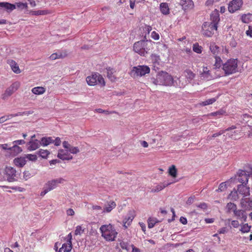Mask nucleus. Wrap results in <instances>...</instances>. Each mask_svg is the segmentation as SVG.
Returning a JSON list of instances; mask_svg holds the SVG:
<instances>
[{
	"label": "nucleus",
	"instance_id": "nucleus-1",
	"mask_svg": "<svg viewBox=\"0 0 252 252\" xmlns=\"http://www.w3.org/2000/svg\"><path fill=\"white\" fill-rule=\"evenodd\" d=\"M151 82L156 85L176 86L177 80H174L172 76L167 72L161 71L158 73L156 77L151 78Z\"/></svg>",
	"mask_w": 252,
	"mask_h": 252
},
{
	"label": "nucleus",
	"instance_id": "nucleus-2",
	"mask_svg": "<svg viewBox=\"0 0 252 252\" xmlns=\"http://www.w3.org/2000/svg\"><path fill=\"white\" fill-rule=\"evenodd\" d=\"M153 46V42L151 40H141L135 42L133 45V50L140 55L146 56Z\"/></svg>",
	"mask_w": 252,
	"mask_h": 252
},
{
	"label": "nucleus",
	"instance_id": "nucleus-3",
	"mask_svg": "<svg viewBox=\"0 0 252 252\" xmlns=\"http://www.w3.org/2000/svg\"><path fill=\"white\" fill-rule=\"evenodd\" d=\"M99 230L101 233V236L108 241H115L118 235V232L115 227L110 223L102 225Z\"/></svg>",
	"mask_w": 252,
	"mask_h": 252
},
{
	"label": "nucleus",
	"instance_id": "nucleus-4",
	"mask_svg": "<svg viewBox=\"0 0 252 252\" xmlns=\"http://www.w3.org/2000/svg\"><path fill=\"white\" fill-rule=\"evenodd\" d=\"M65 180L63 178L53 179L48 181L44 185L43 190L40 193L41 196H44L47 192L55 189L59 184H63Z\"/></svg>",
	"mask_w": 252,
	"mask_h": 252
},
{
	"label": "nucleus",
	"instance_id": "nucleus-5",
	"mask_svg": "<svg viewBox=\"0 0 252 252\" xmlns=\"http://www.w3.org/2000/svg\"><path fill=\"white\" fill-rule=\"evenodd\" d=\"M86 81L90 86H94L97 84L102 86L105 85V82L103 77L98 73L93 74L91 76L86 78Z\"/></svg>",
	"mask_w": 252,
	"mask_h": 252
},
{
	"label": "nucleus",
	"instance_id": "nucleus-6",
	"mask_svg": "<svg viewBox=\"0 0 252 252\" xmlns=\"http://www.w3.org/2000/svg\"><path fill=\"white\" fill-rule=\"evenodd\" d=\"M222 69L227 75L236 72L237 67V60L235 59L228 60L225 63L222 64Z\"/></svg>",
	"mask_w": 252,
	"mask_h": 252
},
{
	"label": "nucleus",
	"instance_id": "nucleus-7",
	"mask_svg": "<svg viewBox=\"0 0 252 252\" xmlns=\"http://www.w3.org/2000/svg\"><path fill=\"white\" fill-rule=\"evenodd\" d=\"M150 69L148 66L138 65L132 68L131 71V75L133 77L138 76H142L150 72Z\"/></svg>",
	"mask_w": 252,
	"mask_h": 252
},
{
	"label": "nucleus",
	"instance_id": "nucleus-8",
	"mask_svg": "<svg viewBox=\"0 0 252 252\" xmlns=\"http://www.w3.org/2000/svg\"><path fill=\"white\" fill-rule=\"evenodd\" d=\"M203 34L206 36L211 37L214 33V32L217 31V26L215 24L213 25L209 22H204L202 27Z\"/></svg>",
	"mask_w": 252,
	"mask_h": 252
},
{
	"label": "nucleus",
	"instance_id": "nucleus-9",
	"mask_svg": "<svg viewBox=\"0 0 252 252\" xmlns=\"http://www.w3.org/2000/svg\"><path fill=\"white\" fill-rule=\"evenodd\" d=\"M20 86V82L16 81L12 83L8 88L6 89L5 92L2 94L1 98L6 99L9 96H11L15 92H16Z\"/></svg>",
	"mask_w": 252,
	"mask_h": 252
},
{
	"label": "nucleus",
	"instance_id": "nucleus-10",
	"mask_svg": "<svg viewBox=\"0 0 252 252\" xmlns=\"http://www.w3.org/2000/svg\"><path fill=\"white\" fill-rule=\"evenodd\" d=\"M243 4L242 0H232L229 3L228 9L230 13H234L240 9Z\"/></svg>",
	"mask_w": 252,
	"mask_h": 252
},
{
	"label": "nucleus",
	"instance_id": "nucleus-11",
	"mask_svg": "<svg viewBox=\"0 0 252 252\" xmlns=\"http://www.w3.org/2000/svg\"><path fill=\"white\" fill-rule=\"evenodd\" d=\"M5 174L7 177L8 182H13L16 180V171L11 166H6L5 168Z\"/></svg>",
	"mask_w": 252,
	"mask_h": 252
},
{
	"label": "nucleus",
	"instance_id": "nucleus-12",
	"mask_svg": "<svg viewBox=\"0 0 252 252\" xmlns=\"http://www.w3.org/2000/svg\"><path fill=\"white\" fill-rule=\"evenodd\" d=\"M234 215L238 220L244 221H246L247 219V215L245 210L237 209L234 213Z\"/></svg>",
	"mask_w": 252,
	"mask_h": 252
},
{
	"label": "nucleus",
	"instance_id": "nucleus-13",
	"mask_svg": "<svg viewBox=\"0 0 252 252\" xmlns=\"http://www.w3.org/2000/svg\"><path fill=\"white\" fill-rule=\"evenodd\" d=\"M237 190L239 194L243 195L244 197L250 195V189L244 185L240 184L237 186Z\"/></svg>",
	"mask_w": 252,
	"mask_h": 252
},
{
	"label": "nucleus",
	"instance_id": "nucleus-14",
	"mask_svg": "<svg viewBox=\"0 0 252 252\" xmlns=\"http://www.w3.org/2000/svg\"><path fill=\"white\" fill-rule=\"evenodd\" d=\"M63 146L64 147V148L68 150V152L71 154H76L80 152V150L77 147L72 146L67 141H63Z\"/></svg>",
	"mask_w": 252,
	"mask_h": 252
},
{
	"label": "nucleus",
	"instance_id": "nucleus-15",
	"mask_svg": "<svg viewBox=\"0 0 252 252\" xmlns=\"http://www.w3.org/2000/svg\"><path fill=\"white\" fill-rule=\"evenodd\" d=\"M240 204L242 208L250 210L252 208V200L248 198H242Z\"/></svg>",
	"mask_w": 252,
	"mask_h": 252
},
{
	"label": "nucleus",
	"instance_id": "nucleus-16",
	"mask_svg": "<svg viewBox=\"0 0 252 252\" xmlns=\"http://www.w3.org/2000/svg\"><path fill=\"white\" fill-rule=\"evenodd\" d=\"M135 215L134 212L133 211H129L128 214L126 216V218L124 220V226L126 228L127 226L126 225L127 224V225H129L130 223L132 222V220L134 218Z\"/></svg>",
	"mask_w": 252,
	"mask_h": 252
},
{
	"label": "nucleus",
	"instance_id": "nucleus-17",
	"mask_svg": "<svg viewBox=\"0 0 252 252\" xmlns=\"http://www.w3.org/2000/svg\"><path fill=\"white\" fill-rule=\"evenodd\" d=\"M40 142V141H39L38 140H30L28 143V145H29V146L28 148V149L29 151L35 150L36 149H38L40 145H41Z\"/></svg>",
	"mask_w": 252,
	"mask_h": 252
},
{
	"label": "nucleus",
	"instance_id": "nucleus-18",
	"mask_svg": "<svg viewBox=\"0 0 252 252\" xmlns=\"http://www.w3.org/2000/svg\"><path fill=\"white\" fill-rule=\"evenodd\" d=\"M179 3L184 10L191 8L193 6L192 0H180Z\"/></svg>",
	"mask_w": 252,
	"mask_h": 252
},
{
	"label": "nucleus",
	"instance_id": "nucleus-19",
	"mask_svg": "<svg viewBox=\"0 0 252 252\" xmlns=\"http://www.w3.org/2000/svg\"><path fill=\"white\" fill-rule=\"evenodd\" d=\"M209 48L211 52L214 55V57H218L220 53V47L217 45L215 43H211Z\"/></svg>",
	"mask_w": 252,
	"mask_h": 252
},
{
	"label": "nucleus",
	"instance_id": "nucleus-20",
	"mask_svg": "<svg viewBox=\"0 0 252 252\" xmlns=\"http://www.w3.org/2000/svg\"><path fill=\"white\" fill-rule=\"evenodd\" d=\"M249 177V175L244 171H241L238 178V181L243 185H246L248 182Z\"/></svg>",
	"mask_w": 252,
	"mask_h": 252
},
{
	"label": "nucleus",
	"instance_id": "nucleus-21",
	"mask_svg": "<svg viewBox=\"0 0 252 252\" xmlns=\"http://www.w3.org/2000/svg\"><path fill=\"white\" fill-rule=\"evenodd\" d=\"M170 184H171V183H165V182L161 183L159 184H158L157 186H156L154 188H153L151 189V191L152 192H159V191L161 190L164 188H165V187L168 186Z\"/></svg>",
	"mask_w": 252,
	"mask_h": 252
},
{
	"label": "nucleus",
	"instance_id": "nucleus-22",
	"mask_svg": "<svg viewBox=\"0 0 252 252\" xmlns=\"http://www.w3.org/2000/svg\"><path fill=\"white\" fill-rule=\"evenodd\" d=\"M7 63L10 65L12 70L14 73L19 74L21 72L18 65L14 61L12 60H8Z\"/></svg>",
	"mask_w": 252,
	"mask_h": 252
},
{
	"label": "nucleus",
	"instance_id": "nucleus-23",
	"mask_svg": "<svg viewBox=\"0 0 252 252\" xmlns=\"http://www.w3.org/2000/svg\"><path fill=\"white\" fill-rule=\"evenodd\" d=\"M220 16L219 14L217 12H214L212 13L210 15V20L211 22H209L210 23H211L212 25L213 24H215V26L218 27V24L220 21Z\"/></svg>",
	"mask_w": 252,
	"mask_h": 252
},
{
	"label": "nucleus",
	"instance_id": "nucleus-24",
	"mask_svg": "<svg viewBox=\"0 0 252 252\" xmlns=\"http://www.w3.org/2000/svg\"><path fill=\"white\" fill-rule=\"evenodd\" d=\"M235 128H236V126H232L231 127H229L225 130H220L219 132H217V133L213 134L212 136H208V138H207L208 140H211L213 139V138H215V137H216L217 136H219L221 135L222 134L225 132L226 131H230L231 130H234Z\"/></svg>",
	"mask_w": 252,
	"mask_h": 252
},
{
	"label": "nucleus",
	"instance_id": "nucleus-25",
	"mask_svg": "<svg viewBox=\"0 0 252 252\" xmlns=\"http://www.w3.org/2000/svg\"><path fill=\"white\" fill-rule=\"evenodd\" d=\"M13 161L17 166L22 167L26 164L27 161L25 157H20L15 158Z\"/></svg>",
	"mask_w": 252,
	"mask_h": 252
},
{
	"label": "nucleus",
	"instance_id": "nucleus-26",
	"mask_svg": "<svg viewBox=\"0 0 252 252\" xmlns=\"http://www.w3.org/2000/svg\"><path fill=\"white\" fill-rule=\"evenodd\" d=\"M10 153L13 156H15L18 154L20 153L22 151V149L21 147L18 145L14 144L12 147L9 148Z\"/></svg>",
	"mask_w": 252,
	"mask_h": 252
},
{
	"label": "nucleus",
	"instance_id": "nucleus-27",
	"mask_svg": "<svg viewBox=\"0 0 252 252\" xmlns=\"http://www.w3.org/2000/svg\"><path fill=\"white\" fill-rule=\"evenodd\" d=\"M201 77L207 80H210L212 78L210 74V70L208 69L207 67H204L203 71L201 74Z\"/></svg>",
	"mask_w": 252,
	"mask_h": 252
},
{
	"label": "nucleus",
	"instance_id": "nucleus-28",
	"mask_svg": "<svg viewBox=\"0 0 252 252\" xmlns=\"http://www.w3.org/2000/svg\"><path fill=\"white\" fill-rule=\"evenodd\" d=\"M0 8H4L10 11L15 9V5L7 2H0Z\"/></svg>",
	"mask_w": 252,
	"mask_h": 252
},
{
	"label": "nucleus",
	"instance_id": "nucleus-29",
	"mask_svg": "<svg viewBox=\"0 0 252 252\" xmlns=\"http://www.w3.org/2000/svg\"><path fill=\"white\" fill-rule=\"evenodd\" d=\"M237 208V205L235 203L230 202L226 204V212L227 213H231L232 212L234 214Z\"/></svg>",
	"mask_w": 252,
	"mask_h": 252
},
{
	"label": "nucleus",
	"instance_id": "nucleus-30",
	"mask_svg": "<svg viewBox=\"0 0 252 252\" xmlns=\"http://www.w3.org/2000/svg\"><path fill=\"white\" fill-rule=\"evenodd\" d=\"M53 143V139L51 137H44L41 139L40 144L43 146H46Z\"/></svg>",
	"mask_w": 252,
	"mask_h": 252
},
{
	"label": "nucleus",
	"instance_id": "nucleus-31",
	"mask_svg": "<svg viewBox=\"0 0 252 252\" xmlns=\"http://www.w3.org/2000/svg\"><path fill=\"white\" fill-rule=\"evenodd\" d=\"M72 248V244L65 243L62 245V247L60 249L59 252H70Z\"/></svg>",
	"mask_w": 252,
	"mask_h": 252
},
{
	"label": "nucleus",
	"instance_id": "nucleus-32",
	"mask_svg": "<svg viewBox=\"0 0 252 252\" xmlns=\"http://www.w3.org/2000/svg\"><path fill=\"white\" fill-rule=\"evenodd\" d=\"M68 154V150H64L63 149H60L58 151L57 157L60 159L64 160Z\"/></svg>",
	"mask_w": 252,
	"mask_h": 252
},
{
	"label": "nucleus",
	"instance_id": "nucleus-33",
	"mask_svg": "<svg viewBox=\"0 0 252 252\" xmlns=\"http://www.w3.org/2000/svg\"><path fill=\"white\" fill-rule=\"evenodd\" d=\"M238 190L233 189L228 195V198L233 201H236L239 199Z\"/></svg>",
	"mask_w": 252,
	"mask_h": 252
},
{
	"label": "nucleus",
	"instance_id": "nucleus-34",
	"mask_svg": "<svg viewBox=\"0 0 252 252\" xmlns=\"http://www.w3.org/2000/svg\"><path fill=\"white\" fill-rule=\"evenodd\" d=\"M160 8L161 12L164 14L167 15L169 13V8L168 5L167 3H161L160 4Z\"/></svg>",
	"mask_w": 252,
	"mask_h": 252
},
{
	"label": "nucleus",
	"instance_id": "nucleus-35",
	"mask_svg": "<svg viewBox=\"0 0 252 252\" xmlns=\"http://www.w3.org/2000/svg\"><path fill=\"white\" fill-rule=\"evenodd\" d=\"M116 206V203L114 201L109 202L107 205L103 209V213L107 212L109 213Z\"/></svg>",
	"mask_w": 252,
	"mask_h": 252
},
{
	"label": "nucleus",
	"instance_id": "nucleus-36",
	"mask_svg": "<svg viewBox=\"0 0 252 252\" xmlns=\"http://www.w3.org/2000/svg\"><path fill=\"white\" fill-rule=\"evenodd\" d=\"M241 229L240 231L242 233H248L250 231L252 226L248 223H243L240 224Z\"/></svg>",
	"mask_w": 252,
	"mask_h": 252
},
{
	"label": "nucleus",
	"instance_id": "nucleus-37",
	"mask_svg": "<svg viewBox=\"0 0 252 252\" xmlns=\"http://www.w3.org/2000/svg\"><path fill=\"white\" fill-rule=\"evenodd\" d=\"M32 92L34 94L39 95L45 93V89L42 87H36L33 88L32 89Z\"/></svg>",
	"mask_w": 252,
	"mask_h": 252
},
{
	"label": "nucleus",
	"instance_id": "nucleus-38",
	"mask_svg": "<svg viewBox=\"0 0 252 252\" xmlns=\"http://www.w3.org/2000/svg\"><path fill=\"white\" fill-rule=\"evenodd\" d=\"M185 75L187 79L192 80L194 78L195 74L191 70L186 69L185 71Z\"/></svg>",
	"mask_w": 252,
	"mask_h": 252
},
{
	"label": "nucleus",
	"instance_id": "nucleus-39",
	"mask_svg": "<svg viewBox=\"0 0 252 252\" xmlns=\"http://www.w3.org/2000/svg\"><path fill=\"white\" fill-rule=\"evenodd\" d=\"M169 175L173 178H176L177 175V170L174 165H171L168 169Z\"/></svg>",
	"mask_w": 252,
	"mask_h": 252
},
{
	"label": "nucleus",
	"instance_id": "nucleus-40",
	"mask_svg": "<svg viewBox=\"0 0 252 252\" xmlns=\"http://www.w3.org/2000/svg\"><path fill=\"white\" fill-rule=\"evenodd\" d=\"M114 70L113 68L110 67L107 68V77L111 81H114L115 80L116 77L113 75Z\"/></svg>",
	"mask_w": 252,
	"mask_h": 252
},
{
	"label": "nucleus",
	"instance_id": "nucleus-41",
	"mask_svg": "<svg viewBox=\"0 0 252 252\" xmlns=\"http://www.w3.org/2000/svg\"><path fill=\"white\" fill-rule=\"evenodd\" d=\"M32 114V113H31L30 112H18V113H16V114H10V115H8L7 116H6V121H7L8 120H9L10 119H11L12 117H16V116H23L24 115H28V114Z\"/></svg>",
	"mask_w": 252,
	"mask_h": 252
},
{
	"label": "nucleus",
	"instance_id": "nucleus-42",
	"mask_svg": "<svg viewBox=\"0 0 252 252\" xmlns=\"http://www.w3.org/2000/svg\"><path fill=\"white\" fill-rule=\"evenodd\" d=\"M252 15L249 13L247 14H244L242 16L241 19L243 23H249L252 19Z\"/></svg>",
	"mask_w": 252,
	"mask_h": 252
},
{
	"label": "nucleus",
	"instance_id": "nucleus-43",
	"mask_svg": "<svg viewBox=\"0 0 252 252\" xmlns=\"http://www.w3.org/2000/svg\"><path fill=\"white\" fill-rule=\"evenodd\" d=\"M216 100L217 99L215 98H211L205 101H202L201 103H200V105L201 106H206L208 105L212 104L215 102Z\"/></svg>",
	"mask_w": 252,
	"mask_h": 252
},
{
	"label": "nucleus",
	"instance_id": "nucleus-44",
	"mask_svg": "<svg viewBox=\"0 0 252 252\" xmlns=\"http://www.w3.org/2000/svg\"><path fill=\"white\" fill-rule=\"evenodd\" d=\"M226 112L225 111H224L223 110H220L218 111L213 112V113H211L208 114V116L209 117L215 116V117H217L219 118L220 116L224 114Z\"/></svg>",
	"mask_w": 252,
	"mask_h": 252
},
{
	"label": "nucleus",
	"instance_id": "nucleus-45",
	"mask_svg": "<svg viewBox=\"0 0 252 252\" xmlns=\"http://www.w3.org/2000/svg\"><path fill=\"white\" fill-rule=\"evenodd\" d=\"M215 63L214 65L215 68H219L221 66L222 64V60L220 58L219 56L215 57Z\"/></svg>",
	"mask_w": 252,
	"mask_h": 252
},
{
	"label": "nucleus",
	"instance_id": "nucleus-46",
	"mask_svg": "<svg viewBox=\"0 0 252 252\" xmlns=\"http://www.w3.org/2000/svg\"><path fill=\"white\" fill-rule=\"evenodd\" d=\"M13 4L14 5H15V8L16 7H17V8H20L21 10L28 8V5H27V3H23V2H16L15 4Z\"/></svg>",
	"mask_w": 252,
	"mask_h": 252
},
{
	"label": "nucleus",
	"instance_id": "nucleus-47",
	"mask_svg": "<svg viewBox=\"0 0 252 252\" xmlns=\"http://www.w3.org/2000/svg\"><path fill=\"white\" fill-rule=\"evenodd\" d=\"M31 13L33 15H43L47 14L48 13V12L47 10H40L37 11H32Z\"/></svg>",
	"mask_w": 252,
	"mask_h": 252
},
{
	"label": "nucleus",
	"instance_id": "nucleus-48",
	"mask_svg": "<svg viewBox=\"0 0 252 252\" xmlns=\"http://www.w3.org/2000/svg\"><path fill=\"white\" fill-rule=\"evenodd\" d=\"M193 51L198 54H200L202 52V47L198 43H195L193 45L192 47Z\"/></svg>",
	"mask_w": 252,
	"mask_h": 252
},
{
	"label": "nucleus",
	"instance_id": "nucleus-49",
	"mask_svg": "<svg viewBox=\"0 0 252 252\" xmlns=\"http://www.w3.org/2000/svg\"><path fill=\"white\" fill-rule=\"evenodd\" d=\"M49 154V152L46 150L40 149L38 151V154L43 158H46Z\"/></svg>",
	"mask_w": 252,
	"mask_h": 252
},
{
	"label": "nucleus",
	"instance_id": "nucleus-50",
	"mask_svg": "<svg viewBox=\"0 0 252 252\" xmlns=\"http://www.w3.org/2000/svg\"><path fill=\"white\" fill-rule=\"evenodd\" d=\"M84 229H83L81 226L78 225L76 227L74 233L76 235H80L84 232Z\"/></svg>",
	"mask_w": 252,
	"mask_h": 252
},
{
	"label": "nucleus",
	"instance_id": "nucleus-51",
	"mask_svg": "<svg viewBox=\"0 0 252 252\" xmlns=\"http://www.w3.org/2000/svg\"><path fill=\"white\" fill-rule=\"evenodd\" d=\"M92 209L96 211L97 214H101L103 213V209H102L101 207L98 205H93Z\"/></svg>",
	"mask_w": 252,
	"mask_h": 252
},
{
	"label": "nucleus",
	"instance_id": "nucleus-52",
	"mask_svg": "<svg viewBox=\"0 0 252 252\" xmlns=\"http://www.w3.org/2000/svg\"><path fill=\"white\" fill-rule=\"evenodd\" d=\"M227 189L226 185L225 184V183H221L219 187V188L218 189L216 190L217 191H223Z\"/></svg>",
	"mask_w": 252,
	"mask_h": 252
},
{
	"label": "nucleus",
	"instance_id": "nucleus-53",
	"mask_svg": "<svg viewBox=\"0 0 252 252\" xmlns=\"http://www.w3.org/2000/svg\"><path fill=\"white\" fill-rule=\"evenodd\" d=\"M32 176V174L29 171H25L23 173V178L27 180Z\"/></svg>",
	"mask_w": 252,
	"mask_h": 252
},
{
	"label": "nucleus",
	"instance_id": "nucleus-54",
	"mask_svg": "<svg viewBox=\"0 0 252 252\" xmlns=\"http://www.w3.org/2000/svg\"><path fill=\"white\" fill-rule=\"evenodd\" d=\"M196 206L199 208H200L203 211L206 210L208 207L207 204L204 202L200 203L199 204H196Z\"/></svg>",
	"mask_w": 252,
	"mask_h": 252
},
{
	"label": "nucleus",
	"instance_id": "nucleus-55",
	"mask_svg": "<svg viewBox=\"0 0 252 252\" xmlns=\"http://www.w3.org/2000/svg\"><path fill=\"white\" fill-rule=\"evenodd\" d=\"M151 57V60L154 63H158L160 60L159 56L156 54H152Z\"/></svg>",
	"mask_w": 252,
	"mask_h": 252
},
{
	"label": "nucleus",
	"instance_id": "nucleus-56",
	"mask_svg": "<svg viewBox=\"0 0 252 252\" xmlns=\"http://www.w3.org/2000/svg\"><path fill=\"white\" fill-rule=\"evenodd\" d=\"M25 158L32 161H35L37 159V156L35 155L28 154Z\"/></svg>",
	"mask_w": 252,
	"mask_h": 252
},
{
	"label": "nucleus",
	"instance_id": "nucleus-57",
	"mask_svg": "<svg viewBox=\"0 0 252 252\" xmlns=\"http://www.w3.org/2000/svg\"><path fill=\"white\" fill-rule=\"evenodd\" d=\"M152 38L156 40L159 39V34L155 31H153L151 33Z\"/></svg>",
	"mask_w": 252,
	"mask_h": 252
},
{
	"label": "nucleus",
	"instance_id": "nucleus-58",
	"mask_svg": "<svg viewBox=\"0 0 252 252\" xmlns=\"http://www.w3.org/2000/svg\"><path fill=\"white\" fill-rule=\"evenodd\" d=\"M240 224L237 220H233L231 221V226L234 228H238Z\"/></svg>",
	"mask_w": 252,
	"mask_h": 252
},
{
	"label": "nucleus",
	"instance_id": "nucleus-59",
	"mask_svg": "<svg viewBox=\"0 0 252 252\" xmlns=\"http://www.w3.org/2000/svg\"><path fill=\"white\" fill-rule=\"evenodd\" d=\"M156 223V222L154 220L150 218L148 220V227L149 228H153L155 226Z\"/></svg>",
	"mask_w": 252,
	"mask_h": 252
},
{
	"label": "nucleus",
	"instance_id": "nucleus-60",
	"mask_svg": "<svg viewBox=\"0 0 252 252\" xmlns=\"http://www.w3.org/2000/svg\"><path fill=\"white\" fill-rule=\"evenodd\" d=\"M228 133H227L226 135L228 136V137L231 138H234V136L235 134L237 133L236 131H233V130H231L230 131H227Z\"/></svg>",
	"mask_w": 252,
	"mask_h": 252
},
{
	"label": "nucleus",
	"instance_id": "nucleus-61",
	"mask_svg": "<svg viewBox=\"0 0 252 252\" xmlns=\"http://www.w3.org/2000/svg\"><path fill=\"white\" fill-rule=\"evenodd\" d=\"M25 143V141L24 140H17L14 141L12 142L13 145L16 144V145H22L24 144Z\"/></svg>",
	"mask_w": 252,
	"mask_h": 252
},
{
	"label": "nucleus",
	"instance_id": "nucleus-62",
	"mask_svg": "<svg viewBox=\"0 0 252 252\" xmlns=\"http://www.w3.org/2000/svg\"><path fill=\"white\" fill-rule=\"evenodd\" d=\"M56 146L60 145L61 143V139L59 137H57L55 140L53 139V143Z\"/></svg>",
	"mask_w": 252,
	"mask_h": 252
},
{
	"label": "nucleus",
	"instance_id": "nucleus-63",
	"mask_svg": "<svg viewBox=\"0 0 252 252\" xmlns=\"http://www.w3.org/2000/svg\"><path fill=\"white\" fill-rule=\"evenodd\" d=\"M121 247L123 250H128V245L126 243H125L124 242H121L120 243Z\"/></svg>",
	"mask_w": 252,
	"mask_h": 252
},
{
	"label": "nucleus",
	"instance_id": "nucleus-64",
	"mask_svg": "<svg viewBox=\"0 0 252 252\" xmlns=\"http://www.w3.org/2000/svg\"><path fill=\"white\" fill-rule=\"evenodd\" d=\"M246 34L247 35L252 37V27H249V30L246 31Z\"/></svg>",
	"mask_w": 252,
	"mask_h": 252
}]
</instances>
